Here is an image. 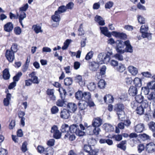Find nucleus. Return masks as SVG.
Segmentation results:
<instances>
[{
	"label": "nucleus",
	"mask_w": 155,
	"mask_h": 155,
	"mask_svg": "<svg viewBox=\"0 0 155 155\" xmlns=\"http://www.w3.org/2000/svg\"><path fill=\"white\" fill-rule=\"evenodd\" d=\"M112 51L108 52L107 54L104 53H100L97 59V63L94 61L89 62V68L92 71H96L98 69L99 67V64H108L110 60V56L112 55Z\"/></svg>",
	"instance_id": "obj_1"
},
{
	"label": "nucleus",
	"mask_w": 155,
	"mask_h": 155,
	"mask_svg": "<svg viewBox=\"0 0 155 155\" xmlns=\"http://www.w3.org/2000/svg\"><path fill=\"white\" fill-rule=\"evenodd\" d=\"M85 129V127L82 124L79 126L73 124L70 127L69 131L71 133H75L79 136H82L85 134V133L83 131Z\"/></svg>",
	"instance_id": "obj_2"
},
{
	"label": "nucleus",
	"mask_w": 155,
	"mask_h": 155,
	"mask_svg": "<svg viewBox=\"0 0 155 155\" xmlns=\"http://www.w3.org/2000/svg\"><path fill=\"white\" fill-rule=\"evenodd\" d=\"M148 27L147 25H143L140 28V31L142 33V36L143 38H147L149 40L152 39L151 34L147 33Z\"/></svg>",
	"instance_id": "obj_3"
},
{
	"label": "nucleus",
	"mask_w": 155,
	"mask_h": 155,
	"mask_svg": "<svg viewBox=\"0 0 155 155\" xmlns=\"http://www.w3.org/2000/svg\"><path fill=\"white\" fill-rule=\"evenodd\" d=\"M84 149L86 152V153H84V155H97L98 152L97 150H92L91 146L89 145H84Z\"/></svg>",
	"instance_id": "obj_4"
},
{
	"label": "nucleus",
	"mask_w": 155,
	"mask_h": 155,
	"mask_svg": "<svg viewBox=\"0 0 155 155\" xmlns=\"http://www.w3.org/2000/svg\"><path fill=\"white\" fill-rule=\"evenodd\" d=\"M116 49L118 53H124L125 51V50L123 49L125 45V41L124 42L120 40H118L116 41Z\"/></svg>",
	"instance_id": "obj_5"
},
{
	"label": "nucleus",
	"mask_w": 155,
	"mask_h": 155,
	"mask_svg": "<svg viewBox=\"0 0 155 155\" xmlns=\"http://www.w3.org/2000/svg\"><path fill=\"white\" fill-rule=\"evenodd\" d=\"M51 132L53 134L54 138L56 139H60L61 136V133L58 130L57 126L54 125L51 128Z\"/></svg>",
	"instance_id": "obj_6"
},
{
	"label": "nucleus",
	"mask_w": 155,
	"mask_h": 155,
	"mask_svg": "<svg viewBox=\"0 0 155 155\" xmlns=\"http://www.w3.org/2000/svg\"><path fill=\"white\" fill-rule=\"evenodd\" d=\"M103 124V120L100 117L94 118L92 121V125L94 127H99Z\"/></svg>",
	"instance_id": "obj_7"
},
{
	"label": "nucleus",
	"mask_w": 155,
	"mask_h": 155,
	"mask_svg": "<svg viewBox=\"0 0 155 155\" xmlns=\"http://www.w3.org/2000/svg\"><path fill=\"white\" fill-rule=\"evenodd\" d=\"M146 151L148 153H152L155 151V144L153 142H150L146 144Z\"/></svg>",
	"instance_id": "obj_8"
},
{
	"label": "nucleus",
	"mask_w": 155,
	"mask_h": 155,
	"mask_svg": "<svg viewBox=\"0 0 155 155\" xmlns=\"http://www.w3.org/2000/svg\"><path fill=\"white\" fill-rule=\"evenodd\" d=\"M5 56L7 59L10 62H12L15 58L14 53L10 50L6 51Z\"/></svg>",
	"instance_id": "obj_9"
},
{
	"label": "nucleus",
	"mask_w": 155,
	"mask_h": 155,
	"mask_svg": "<svg viewBox=\"0 0 155 155\" xmlns=\"http://www.w3.org/2000/svg\"><path fill=\"white\" fill-rule=\"evenodd\" d=\"M70 111L66 109L61 110L60 113V117L64 119H68L70 116Z\"/></svg>",
	"instance_id": "obj_10"
},
{
	"label": "nucleus",
	"mask_w": 155,
	"mask_h": 155,
	"mask_svg": "<svg viewBox=\"0 0 155 155\" xmlns=\"http://www.w3.org/2000/svg\"><path fill=\"white\" fill-rule=\"evenodd\" d=\"M13 25L11 22H8L4 26V30L7 32L12 31L13 28Z\"/></svg>",
	"instance_id": "obj_11"
},
{
	"label": "nucleus",
	"mask_w": 155,
	"mask_h": 155,
	"mask_svg": "<svg viewBox=\"0 0 155 155\" xmlns=\"http://www.w3.org/2000/svg\"><path fill=\"white\" fill-rule=\"evenodd\" d=\"M36 73L35 72H32L29 74V77H31V81L32 83L34 84H38L39 83V81L38 80V77L36 75Z\"/></svg>",
	"instance_id": "obj_12"
},
{
	"label": "nucleus",
	"mask_w": 155,
	"mask_h": 155,
	"mask_svg": "<svg viewBox=\"0 0 155 155\" xmlns=\"http://www.w3.org/2000/svg\"><path fill=\"white\" fill-rule=\"evenodd\" d=\"M145 126L143 124L140 123L134 127L135 131L137 133L142 132L144 130Z\"/></svg>",
	"instance_id": "obj_13"
},
{
	"label": "nucleus",
	"mask_w": 155,
	"mask_h": 155,
	"mask_svg": "<svg viewBox=\"0 0 155 155\" xmlns=\"http://www.w3.org/2000/svg\"><path fill=\"white\" fill-rule=\"evenodd\" d=\"M68 110L71 112H74L77 110V106L74 103H69L67 105Z\"/></svg>",
	"instance_id": "obj_14"
},
{
	"label": "nucleus",
	"mask_w": 155,
	"mask_h": 155,
	"mask_svg": "<svg viewBox=\"0 0 155 155\" xmlns=\"http://www.w3.org/2000/svg\"><path fill=\"white\" fill-rule=\"evenodd\" d=\"M95 21L97 22L99 25L103 26L105 25V23L104 20L101 16L96 15L94 18Z\"/></svg>",
	"instance_id": "obj_15"
},
{
	"label": "nucleus",
	"mask_w": 155,
	"mask_h": 155,
	"mask_svg": "<svg viewBox=\"0 0 155 155\" xmlns=\"http://www.w3.org/2000/svg\"><path fill=\"white\" fill-rule=\"evenodd\" d=\"M20 15L18 13H17L18 16H19L18 19L19 22L21 24L22 27H24V25L22 23V21L26 17V14L24 12H20Z\"/></svg>",
	"instance_id": "obj_16"
},
{
	"label": "nucleus",
	"mask_w": 155,
	"mask_h": 155,
	"mask_svg": "<svg viewBox=\"0 0 155 155\" xmlns=\"http://www.w3.org/2000/svg\"><path fill=\"white\" fill-rule=\"evenodd\" d=\"M79 109L81 110H83L86 109L88 106L87 102L85 101H80L78 104Z\"/></svg>",
	"instance_id": "obj_17"
},
{
	"label": "nucleus",
	"mask_w": 155,
	"mask_h": 155,
	"mask_svg": "<svg viewBox=\"0 0 155 155\" xmlns=\"http://www.w3.org/2000/svg\"><path fill=\"white\" fill-rule=\"evenodd\" d=\"M114 99V98L113 96L110 94L106 95L104 98L105 102L107 104L113 103V102Z\"/></svg>",
	"instance_id": "obj_18"
},
{
	"label": "nucleus",
	"mask_w": 155,
	"mask_h": 155,
	"mask_svg": "<svg viewBox=\"0 0 155 155\" xmlns=\"http://www.w3.org/2000/svg\"><path fill=\"white\" fill-rule=\"evenodd\" d=\"M125 45L126 48H125V51L132 53L133 51V47L130 44L129 41L127 40L125 41Z\"/></svg>",
	"instance_id": "obj_19"
},
{
	"label": "nucleus",
	"mask_w": 155,
	"mask_h": 155,
	"mask_svg": "<svg viewBox=\"0 0 155 155\" xmlns=\"http://www.w3.org/2000/svg\"><path fill=\"white\" fill-rule=\"evenodd\" d=\"M124 106L123 104L119 103L117 104L115 106L114 110L117 112H121L124 111Z\"/></svg>",
	"instance_id": "obj_20"
},
{
	"label": "nucleus",
	"mask_w": 155,
	"mask_h": 155,
	"mask_svg": "<svg viewBox=\"0 0 155 155\" xmlns=\"http://www.w3.org/2000/svg\"><path fill=\"white\" fill-rule=\"evenodd\" d=\"M128 93L130 95L133 96H135L137 93V87L133 86H131L128 90Z\"/></svg>",
	"instance_id": "obj_21"
},
{
	"label": "nucleus",
	"mask_w": 155,
	"mask_h": 155,
	"mask_svg": "<svg viewBox=\"0 0 155 155\" xmlns=\"http://www.w3.org/2000/svg\"><path fill=\"white\" fill-rule=\"evenodd\" d=\"M128 71L133 75H136L138 72L137 68L132 66H130L128 67Z\"/></svg>",
	"instance_id": "obj_22"
},
{
	"label": "nucleus",
	"mask_w": 155,
	"mask_h": 155,
	"mask_svg": "<svg viewBox=\"0 0 155 155\" xmlns=\"http://www.w3.org/2000/svg\"><path fill=\"white\" fill-rule=\"evenodd\" d=\"M100 28L101 33L105 36L108 37H110L111 36L110 34L108 32V29L107 27H100Z\"/></svg>",
	"instance_id": "obj_23"
},
{
	"label": "nucleus",
	"mask_w": 155,
	"mask_h": 155,
	"mask_svg": "<svg viewBox=\"0 0 155 155\" xmlns=\"http://www.w3.org/2000/svg\"><path fill=\"white\" fill-rule=\"evenodd\" d=\"M47 93L49 95L50 98L52 100L54 101L56 100V97L54 94V91L53 89H48L47 91Z\"/></svg>",
	"instance_id": "obj_24"
},
{
	"label": "nucleus",
	"mask_w": 155,
	"mask_h": 155,
	"mask_svg": "<svg viewBox=\"0 0 155 155\" xmlns=\"http://www.w3.org/2000/svg\"><path fill=\"white\" fill-rule=\"evenodd\" d=\"M113 35L116 37L122 39H124L126 38V35L122 33L118 32L116 31L112 32Z\"/></svg>",
	"instance_id": "obj_25"
},
{
	"label": "nucleus",
	"mask_w": 155,
	"mask_h": 155,
	"mask_svg": "<svg viewBox=\"0 0 155 155\" xmlns=\"http://www.w3.org/2000/svg\"><path fill=\"white\" fill-rule=\"evenodd\" d=\"M103 127L106 131L107 132H111L114 130V127L110 124H105L103 125Z\"/></svg>",
	"instance_id": "obj_26"
},
{
	"label": "nucleus",
	"mask_w": 155,
	"mask_h": 155,
	"mask_svg": "<svg viewBox=\"0 0 155 155\" xmlns=\"http://www.w3.org/2000/svg\"><path fill=\"white\" fill-rule=\"evenodd\" d=\"M83 98L84 100V101L87 102V101H89L91 99V94L90 92H89L84 91L83 92Z\"/></svg>",
	"instance_id": "obj_27"
},
{
	"label": "nucleus",
	"mask_w": 155,
	"mask_h": 155,
	"mask_svg": "<svg viewBox=\"0 0 155 155\" xmlns=\"http://www.w3.org/2000/svg\"><path fill=\"white\" fill-rule=\"evenodd\" d=\"M69 129L70 127L68 124H64L61 126V130L62 133H68Z\"/></svg>",
	"instance_id": "obj_28"
},
{
	"label": "nucleus",
	"mask_w": 155,
	"mask_h": 155,
	"mask_svg": "<svg viewBox=\"0 0 155 155\" xmlns=\"http://www.w3.org/2000/svg\"><path fill=\"white\" fill-rule=\"evenodd\" d=\"M55 12L54 15L51 17L52 20L55 22H58L60 20L59 14L57 12Z\"/></svg>",
	"instance_id": "obj_29"
},
{
	"label": "nucleus",
	"mask_w": 155,
	"mask_h": 155,
	"mask_svg": "<svg viewBox=\"0 0 155 155\" xmlns=\"http://www.w3.org/2000/svg\"><path fill=\"white\" fill-rule=\"evenodd\" d=\"M54 152L53 149L51 147L45 148L44 154L45 155H53Z\"/></svg>",
	"instance_id": "obj_30"
},
{
	"label": "nucleus",
	"mask_w": 155,
	"mask_h": 155,
	"mask_svg": "<svg viewBox=\"0 0 155 155\" xmlns=\"http://www.w3.org/2000/svg\"><path fill=\"white\" fill-rule=\"evenodd\" d=\"M32 28L37 34L43 32L42 30L41 29V26L38 25H33L32 26Z\"/></svg>",
	"instance_id": "obj_31"
},
{
	"label": "nucleus",
	"mask_w": 155,
	"mask_h": 155,
	"mask_svg": "<svg viewBox=\"0 0 155 155\" xmlns=\"http://www.w3.org/2000/svg\"><path fill=\"white\" fill-rule=\"evenodd\" d=\"M11 95L10 94L8 93L6 95V97L4 100V105L5 106H8L9 104V101L11 100Z\"/></svg>",
	"instance_id": "obj_32"
},
{
	"label": "nucleus",
	"mask_w": 155,
	"mask_h": 155,
	"mask_svg": "<svg viewBox=\"0 0 155 155\" xmlns=\"http://www.w3.org/2000/svg\"><path fill=\"white\" fill-rule=\"evenodd\" d=\"M75 80L81 86H82L84 85L85 82L82 81L81 76L80 75L77 76Z\"/></svg>",
	"instance_id": "obj_33"
},
{
	"label": "nucleus",
	"mask_w": 155,
	"mask_h": 155,
	"mask_svg": "<svg viewBox=\"0 0 155 155\" xmlns=\"http://www.w3.org/2000/svg\"><path fill=\"white\" fill-rule=\"evenodd\" d=\"M3 78L5 80H8L10 77V74H9L8 70L6 68L3 71Z\"/></svg>",
	"instance_id": "obj_34"
},
{
	"label": "nucleus",
	"mask_w": 155,
	"mask_h": 155,
	"mask_svg": "<svg viewBox=\"0 0 155 155\" xmlns=\"http://www.w3.org/2000/svg\"><path fill=\"white\" fill-rule=\"evenodd\" d=\"M134 82L136 87H140L142 85L141 80L138 78H135Z\"/></svg>",
	"instance_id": "obj_35"
},
{
	"label": "nucleus",
	"mask_w": 155,
	"mask_h": 155,
	"mask_svg": "<svg viewBox=\"0 0 155 155\" xmlns=\"http://www.w3.org/2000/svg\"><path fill=\"white\" fill-rule=\"evenodd\" d=\"M87 88L91 91H94L96 88V84L94 82L91 81L88 84Z\"/></svg>",
	"instance_id": "obj_36"
},
{
	"label": "nucleus",
	"mask_w": 155,
	"mask_h": 155,
	"mask_svg": "<svg viewBox=\"0 0 155 155\" xmlns=\"http://www.w3.org/2000/svg\"><path fill=\"white\" fill-rule=\"evenodd\" d=\"M135 111L137 114L141 115L143 114L144 109L143 107H142V106L141 104Z\"/></svg>",
	"instance_id": "obj_37"
},
{
	"label": "nucleus",
	"mask_w": 155,
	"mask_h": 155,
	"mask_svg": "<svg viewBox=\"0 0 155 155\" xmlns=\"http://www.w3.org/2000/svg\"><path fill=\"white\" fill-rule=\"evenodd\" d=\"M126 143V140L122 141L119 144L117 145V147L124 150L126 149V146L125 144Z\"/></svg>",
	"instance_id": "obj_38"
},
{
	"label": "nucleus",
	"mask_w": 155,
	"mask_h": 155,
	"mask_svg": "<svg viewBox=\"0 0 155 155\" xmlns=\"http://www.w3.org/2000/svg\"><path fill=\"white\" fill-rule=\"evenodd\" d=\"M83 92L81 91H78L75 93V98L78 100H80L83 98Z\"/></svg>",
	"instance_id": "obj_39"
},
{
	"label": "nucleus",
	"mask_w": 155,
	"mask_h": 155,
	"mask_svg": "<svg viewBox=\"0 0 155 155\" xmlns=\"http://www.w3.org/2000/svg\"><path fill=\"white\" fill-rule=\"evenodd\" d=\"M141 104L136 101H134L131 103V107L135 110Z\"/></svg>",
	"instance_id": "obj_40"
},
{
	"label": "nucleus",
	"mask_w": 155,
	"mask_h": 155,
	"mask_svg": "<svg viewBox=\"0 0 155 155\" xmlns=\"http://www.w3.org/2000/svg\"><path fill=\"white\" fill-rule=\"evenodd\" d=\"M72 81L71 78H66L64 80V84L66 86H70L72 84Z\"/></svg>",
	"instance_id": "obj_41"
},
{
	"label": "nucleus",
	"mask_w": 155,
	"mask_h": 155,
	"mask_svg": "<svg viewBox=\"0 0 155 155\" xmlns=\"http://www.w3.org/2000/svg\"><path fill=\"white\" fill-rule=\"evenodd\" d=\"M106 83L103 79H101L98 83V87L101 89L104 88L105 86Z\"/></svg>",
	"instance_id": "obj_42"
},
{
	"label": "nucleus",
	"mask_w": 155,
	"mask_h": 155,
	"mask_svg": "<svg viewBox=\"0 0 155 155\" xmlns=\"http://www.w3.org/2000/svg\"><path fill=\"white\" fill-rule=\"evenodd\" d=\"M66 10V7L64 5H62L59 7L58 10L56 12H57L60 14L65 12Z\"/></svg>",
	"instance_id": "obj_43"
},
{
	"label": "nucleus",
	"mask_w": 155,
	"mask_h": 155,
	"mask_svg": "<svg viewBox=\"0 0 155 155\" xmlns=\"http://www.w3.org/2000/svg\"><path fill=\"white\" fill-rule=\"evenodd\" d=\"M56 105L61 107L64 106L66 105V101L63 99H59L56 102Z\"/></svg>",
	"instance_id": "obj_44"
},
{
	"label": "nucleus",
	"mask_w": 155,
	"mask_h": 155,
	"mask_svg": "<svg viewBox=\"0 0 155 155\" xmlns=\"http://www.w3.org/2000/svg\"><path fill=\"white\" fill-rule=\"evenodd\" d=\"M147 86L150 89L155 91V81H152L147 83Z\"/></svg>",
	"instance_id": "obj_45"
},
{
	"label": "nucleus",
	"mask_w": 155,
	"mask_h": 155,
	"mask_svg": "<svg viewBox=\"0 0 155 155\" xmlns=\"http://www.w3.org/2000/svg\"><path fill=\"white\" fill-rule=\"evenodd\" d=\"M29 5L28 3L23 5L21 7L19 8V12H25L28 9Z\"/></svg>",
	"instance_id": "obj_46"
},
{
	"label": "nucleus",
	"mask_w": 155,
	"mask_h": 155,
	"mask_svg": "<svg viewBox=\"0 0 155 155\" xmlns=\"http://www.w3.org/2000/svg\"><path fill=\"white\" fill-rule=\"evenodd\" d=\"M94 127L92 126H89L87 127L86 129V132L90 135L93 134V130Z\"/></svg>",
	"instance_id": "obj_47"
},
{
	"label": "nucleus",
	"mask_w": 155,
	"mask_h": 155,
	"mask_svg": "<svg viewBox=\"0 0 155 155\" xmlns=\"http://www.w3.org/2000/svg\"><path fill=\"white\" fill-rule=\"evenodd\" d=\"M125 69L126 68L125 66L122 64H120L117 68V70L120 72H123Z\"/></svg>",
	"instance_id": "obj_48"
},
{
	"label": "nucleus",
	"mask_w": 155,
	"mask_h": 155,
	"mask_svg": "<svg viewBox=\"0 0 155 155\" xmlns=\"http://www.w3.org/2000/svg\"><path fill=\"white\" fill-rule=\"evenodd\" d=\"M147 97L149 100H153L155 98V93L153 92H150L147 95Z\"/></svg>",
	"instance_id": "obj_49"
},
{
	"label": "nucleus",
	"mask_w": 155,
	"mask_h": 155,
	"mask_svg": "<svg viewBox=\"0 0 155 155\" xmlns=\"http://www.w3.org/2000/svg\"><path fill=\"white\" fill-rule=\"evenodd\" d=\"M94 54V52L93 51H90L86 54L85 59L87 60H89L91 59L93 57Z\"/></svg>",
	"instance_id": "obj_50"
},
{
	"label": "nucleus",
	"mask_w": 155,
	"mask_h": 155,
	"mask_svg": "<svg viewBox=\"0 0 155 155\" xmlns=\"http://www.w3.org/2000/svg\"><path fill=\"white\" fill-rule=\"evenodd\" d=\"M71 40L69 39H67L64 42V46L62 47V49L63 50H65L69 46V44L71 42Z\"/></svg>",
	"instance_id": "obj_51"
},
{
	"label": "nucleus",
	"mask_w": 155,
	"mask_h": 155,
	"mask_svg": "<svg viewBox=\"0 0 155 155\" xmlns=\"http://www.w3.org/2000/svg\"><path fill=\"white\" fill-rule=\"evenodd\" d=\"M150 89L147 86V85L146 86L142 88L141 91L145 95H147L149 94Z\"/></svg>",
	"instance_id": "obj_52"
},
{
	"label": "nucleus",
	"mask_w": 155,
	"mask_h": 155,
	"mask_svg": "<svg viewBox=\"0 0 155 155\" xmlns=\"http://www.w3.org/2000/svg\"><path fill=\"white\" fill-rule=\"evenodd\" d=\"M119 119L123 120L124 119L125 115L124 111L117 112Z\"/></svg>",
	"instance_id": "obj_53"
},
{
	"label": "nucleus",
	"mask_w": 155,
	"mask_h": 155,
	"mask_svg": "<svg viewBox=\"0 0 155 155\" xmlns=\"http://www.w3.org/2000/svg\"><path fill=\"white\" fill-rule=\"evenodd\" d=\"M22 74L21 72H18V73L13 78L14 81L16 82L18 81L20 77L22 75Z\"/></svg>",
	"instance_id": "obj_54"
},
{
	"label": "nucleus",
	"mask_w": 155,
	"mask_h": 155,
	"mask_svg": "<svg viewBox=\"0 0 155 155\" xmlns=\"http://www.w3.org/2000/svg\"><path fill=\"white\" fill-rule=\"evenodd\" d=\"M135 101L141 104L143 101V97L141 95H138L135 97Z\"/></svg>",
	"instance_id": "obj_55"
},
{
	"label": "nucleus",
	"mask_w": 155,
	"mask_h": 155,
	"mask_svg": "<svg viewBox=\"0 0 155 155\" xmlns=\"http://www.w3.org/2000/svg\"><path fill=\"white\" fill-rule=\"evenodd\" d=\"M60 93V94L61 97L62 98L64 97L65 95H66V92L65 90L63 88H59L58 89Z\"/></svg>",
	"instance_id": "obj_56"
},
{
	"label": "nucleus",
	"mask_w": 155,
	"mask_h": 155,
	"mask_svg": "<svg viewBox=\"0 0 155 155\" xmlns=\"http://www.w3.org/2000/svg\"><path fill=\"white\" fill-rule=\"evenodd\" d=\"M114 3L112 1L107 2L105 5V8L106 9H110L114 5Z\"/></svg>",
	"instance_id": "obj_57"
},
{
	"label": "nucleus",
	"mask_w": 155,
	"mask_h": 155,
	"mask_svg": "<svg viewBox=\"0 0 155 155\" xmlns=\"http://www.w3.org/2000/svg\"><path fill=\"white\" fill-rule=\"evenodd\" d=\"M88 143L91 146H94L96 143V140L95 139L91 138L89 139Z\"/></svg>",
	"instance_id": "obj_58"
},
{
	"label": "nucleus",
	"mask_w": 155,
	"mask_h": 155,
	"mask_svg": "<svg viewBox=\"0 0 155 155\" xmlns=\"http://www.w3.org/2000/svg\"><path fill=\"white\" fill-rule=\"evenodd\" d=\"M51 110L52 114H54L58 112L59 109L57 106H54L51 108Z\"/></svg>",
	"instance_id": "obj_59"
},
{
	"label": "nucleus",
	"mask_w": 155,
	"mask_h": 155,
	"mask_svg": "<svg viewBox=\"0 0 155 155\" xmlns=\"http://www.w3.org/2000/svg\"><path fill=\"white\" fill-rule=\"evenodd\" d=\"M101 131L99 127H94L93 130V134L97 135L99 134L100 132Z\"/></svg>",
	"instance_id": "obj_60"
},
{
	"label": "nucleus",
	"mask_w": 155,
	"mask_h": 155,
	"mask_svg": "<svg viewBox=\"0 0 155 155\" xmlns=\"http://www.w3.org/2000/svg\"><path fill=\"white\" fill-rule=\"evenodd\" d=\"M137 19L138 22L140 24H144L145 22V20L143 16L141 15H138Z\"/></svg>",
	"instance_id": "obj_61"
},
{
	"label": "nucleus",
	"mask_w": 155,
	"mask_h": 155,
	"mask_svg": "<svg viewBox=\"0 0 155 155\" xmlns=\"http://www.w3.org/2000/svg\"><path fill=\"white\" fill-rule=\"evenodd\" d=\"M37 150L39 153H44L45 151V149L42 146L39 145L38 147Z\"/></svg>",
	"instance_id": "obj_62"
},
{
	"label": "nucleus",
	"mask_w": 155,
	"mask_h": 155,
	"mask_svg": "<svg viewBox=\"0 0 155 155\" xmlns=\"http://www.w3.org/2000/svg\"><path fill=\"white\" fill-rule=\"evenodd\" d=\"M17 47L18 45L16 44H13L11 47L10 51L14 53L16 52L18 50Z\"/></svg>",
	"instance_id": "obj_63"
},
{
	"label": "nucleus",
	"mask_w": 155,
	"mask_h": 155,
	"mask_svg": "<svg viewBox=\"0 0 155 155\" xmlns=\"http://www.w3.org/2000/svg\"><path fill=\"white\" fill-rule=\"evenodd\" d=\"M149 128L153 131H155V123L153 122H150L149 124Z\"/></svg>",
	"instance_id": "obj_64"
}]
</instances>
